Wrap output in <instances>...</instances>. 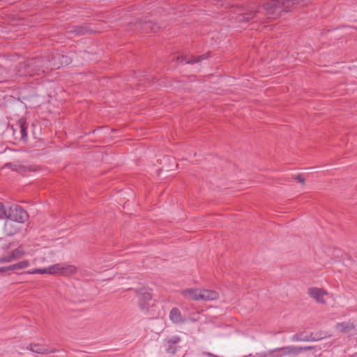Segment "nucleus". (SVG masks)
I'll return each mask as SVG.
<instances>
[{
  "instance_id": "1",
  "label": "nucleus",
  "mask_w": 357,
  "mask_h": 357,
  "mask_svg": "<svg viewBox=\"0 0 357 357\" xmlns=\"http://www.w3.org/2000/svg\"><path fill=\"white\" fill-rule=\"evenodd\" d=\"M260 13H263L268 19H276L281 15L282 8L278 0H271L264 3L259 11L243 15L242 20L249 21L250 19L259 18L257 15Z\"/></svg>"
},
{
  "instance_id": "2",
  "label": "nucleus",
  "mask_w": 357,
  "mask_h": 357,
  "mask_svg": "<svg viewBox=\"0 0 357 357\" xmlns=\"http://www.w3.org/2000/svg\"><path fill=\"white\" fill-rule=\"evenodd\" d=\"M28 218V213L22 206L13 204L8 207V219L14 220V222L18 223H22L24 222Z\"/></svg>"
},
{
  "instance_id": "3",
  "label": "nucleus",
  "mask_w": 357,
  "mask_h": 357,
  "mask_svg": "<svg viewBox=\"0 0 357 357\" xmlns=\"http://www.w3.org/2000/svg\"><path fill=\"white\" fill-rule=\"evenodd\" d=\"M13 134L15 138H19L22 141H26L27 139V126L26 120L23 118L20 119L15 124V128L13 126Z\"/></svg>"
},
{
  "instance_id": "4",
  "label": "nucleus",
  "mask_w": 357,
  "mask_h": 357,
  "mask_svg": "<svg viewBox=\"0 0 357 357\" xmlns=\"http://www.w3.org/2000/svg\"><path fill=\"white\" fill-rule=\"evenodd\" d=\"M307 293L317 303L321 304L326 303V297L328 294L325 289L314 287L308 288Z\"/></svg>"
},
{
  "instance_id": "5",
  "label": "nucleus",
  "mask_w": 357,
  "mask_h": 357,
  "mask_svg": "<svg viewBox=\"0 0 357 357\" xmlns=\"http://www.w3.org/2000/svg\"><path fill=\"white\" fill-rule=\"evenodd\" d=\"M52 60L49 61V65L47 66L51 69H58L69 63L68 58L60 53L56 52L52 54Z\"/></svg>"
},
{
  "instance_id": "6",
  "label": "nucleus",
  "mask_w": 357,
  "mask_h": 357,
  "mask_svg": "<svg viewBox=\"0 0 357 357\" xmlns=\"http://www.w3.org/2000/svg\"><path fill=\"white\" fill-rule=\"evenodd\" d=\"M139 298V305L142 310H146L149 307V303L152 299L151 294L146 289H142L136 291Z\"/></svg>"
},
{
  "instance_id": "7",
  "label": "nucleus",
  "mask_w": 357,
  "mask_h": 357,
  "mask_svg": "<svg viewBox=\"0 0 357 357\" xmlns=\"http://www.w3.org/2000/svg\"><path fill=\"white\" fill-rule=\"evenodd\" d=\"M59 264H56L44 268H35L27 273L29 274L59 275Z\"/></svg>"
},
{
  "instance_id": "8",
  "label": "nucleus",
  "mask_w": 357,
  "mask_h": 357,
  "mask_svg": "<svg viewBox=\"0 0 357 357\" xmlns=\"http://www.w3.org/2000/svg\"><path fill=\"white\" fill-rule=\"evenodd\" d=\"M59 275L61 276H70L77 273V268L73 265L67 264H59Z\"/></svg>"
},
{
  "instance_id": "9",
  "label": "nucleus",
  "mask_w": 357,
  "mask_h": 357,
  "mask_svg": "<svg viewBox=\"0 0 357 357\" xmlns=\"http://www.w3.org/2000/svg\"><path fill=\"white\" fill-rule=\"evenodd\" d=\"M15 222H14V220L9 219H7L5 222L3 231L7 236H13L18 232L19 228Z\"/></svg>"
},
{
  "instance_id": "10",
  "label": "nucleus",
  "mask_w": 357,
  "mask_h": 357,
  "mask_svg": "<svg viewBox=\"0 0 357 357\" xmlns=\"http://www.w3.org/2000/svg\"><path fill=\"white\" fill-rule=\"evenodd\" d=\"M218 297L219 294L217 291L208 289H200L199 298L201 301H213L218 299Z\"/></svg>"
},
{
  "instance_id": "11",
  "label": "nucleus",
  "mask_w": 357,
  "mask_h": 357,
  "mask_svg": "<svg viewBox=\"0 0 357 357\" xmlns=\"http://www.w3.org/2000/svg\"><path fill=\"white\" fill-rule=\"evenodd\" d=\"M181 294L187 299L191 301H199L200 295V289H187L181 291Z\"/></svg>"
},
{
  "instance_id": "12",
  "label": "nucleus",
  "mask_w": 357,
  "mask_h": 357,
  "mask_svg": "<svg viewBox=\"0 0 357 357\" xmlns=\"http://www.w3.org/2000/svg\"><path fill=\"white\" fill-rule=\"evenodd\" d=\"M169 319L174 324H181L185 321V319L183 318L180 310L174 307L171 310L169 313Z\"/></svg>"
},
{
  "instance_id": "13",
  "label": "nucleus",
  "mask_w": 357,
  "mask_h": 357,
  "mask_svg": "<svg viewBox=\"0 0 357 357\" xmlns=\"http://www.w3.org/2000/svg\"><path fill=\"white\" fill-rule=\"evenodd\" d=\"M29 349L33 352L41 354H47L54 351V350L50 349L46 346L39 344H30Z\"/></svg>"
},
{
  "instance_id": "14",
  "label": "nucleus",
  "mask_w": 357,
  "mask_h": 357,
  "mask_svg": "<svg viewBox=\"0 0 357 357\" xmlns=\"http://www.w3.org/2000/svg\"><path fill=\"white\" fill-rule=\"evenodd\" d=\"M336 329L341 333H347L355 329L356 326L351 321L338 323L336 325Z\"/></svg>"
},
{
  "instance_id": "15",
  "label": "nucleus",
  "mask_w": 357,
  "mask_h": 357,
  "mask_svg": "<svg viewBox=\"0 0 357 357\" xmlns=\"http://www.w3.org/2000/svg\"><path fill=\"white\" fill-rule=\"evenodd\" d=\"M282 8V12L290 11L296 5V0H278Z\"/></svg>"
},
{
  "instance_id": "16",
  "label": "nucleus",
  "mask_w": 357,
  "mask_h": 357,
  "mask_svg": "<svg viewBox=\"0 0 357 357\" xmlns=\"http://www.w3.org/2000/svg\"><path fill=\"white\" fill-rule=\"evenodd\" d=\"M291 340L294 342H308L311 340H317L316 339L312 338L307 335H303V333L293 335Z\"/></svg>"
},
{
  "instance_id": "17",
  "label": "nucleus",
  "mask_w": 357,
  "mask_h": 357,
  "mask_svg": "<svg viewBox=\"0 0 357 357\" xmlns=\"http://www.w3.org/2000/svg\"><path fill=\"white\" fill-rule=\"evenodd\" d=\"M143 29L146 31H153L156 32L159 29V26L156 24L153 23L152 22H146L144 26Z\"/></svg>"
},
{
  "instance_id": "18",
  "label": "nucleus",
  "mask_w": 357,
  "mask_h": 357,
  "mask_svg": "<svg viewBox=\"0 0 357 357\" xmlns=\"http://www.w3.org/2000/svg\"><path fill=\"white\" fill-rule=\"evenodd\" d=\"M29 266V262L27 260L22 261L18 263L12 264L13 269L14 271L21 270L27 268Z\"/></svg>"
},
{
  "instance_id": "19",
  "label": "nucleus",
  "mask_w": 357,
  "mask_h": 357,
  "mask_svg": "<svg viewBox=\"0 0 357 357\" xmlns=\"http://www.w3.org/2000/svg\"><path fill=\"white\" fill-rule=\"evenodd\" d=\"M70 33H74L76 35H84L89 32V29L83 26H75L70 31Z\"/></svg>"
},
{
  "instance_id": "20",
  "label": "nucleus",
  "mask_w": 357,
  "mask_h": 357,
  "mask_svg": "<svg viewBox=\"0 0 357 357\" xmlns=\"http://www.w3.org/2000/svg\"><path fill=\"white\" fill-rule=\"evenodd\" d=\"M13 257H14L15 260L20 259L24 255V251L23 248L20 246L17 248L15 249L11 252Z\"/></svg>"
},
{
  "instance_id": "21",
  "label": "nucleus",
  "mask_w": 357,
  "mask_h": 357,
  "mask_svg": "<svg viewBox=\"0 0 357 357\" xmlns=\"http://www.w3.org/2000/svg\"><path fill=\"white\" fill-rule=\"evenodd\" d=\"M8 217V208L7 209L3 203L0 202V219L7 218Z\"/></svg>"
},
{
  "instance_id": "22",
  "label": "nucleus",
  "mask_w": 357,
  "mask_h": 357,
  "mask_svg": "<svg viewBox=\"0 0 357 357\" xmlns=\"http://www.w3.org/2000/svg\"><path fill=\"white\" fill-rule=\"evenodd\" d=\"M165 347H166L167 353H168L169 354H175V352L177 349V347H176V345H174L173 344L168 343L167 340L165 342Z\"/></svg>"
},
{
  "instance_id": "23",
  "label": "nucleus",
  "mask_w": 357,
  "mask_h": 357,
  "mask_svg": "<svg viewBox=\"0 0 357 357\" xmlns=\"http://www.w3.org/2000/svg\"><path fill=\"white\" fill-rule=\"evenodd\" d=\"M208 57L207 54H203L201 56H194L192 57V59L188 61H186V63H195L201 61L203 59H205Z\"/></svg>"
},
{
  "instance_id": "24",
  "label": "nucleus",
  "mask_w": 357,
  "mask_h": 357,
  "mask_svg": "<svg viewBox=\"0 0 357 357\" xmlns=\"http://www.w3.org/2000/svg\"><path fill=\"white\" fill-rule=\"evenodd\" d=\"M15 261L14 257H13L12 253H8L5 256L0 257V263H7Z\"/></svg>"
},
{
  "instance_id": "25",
  "label": "nucleus",
  "mask_w": 357,
  "mask_h": 357,
  "mask_svg": "<svg viewBox=\"0 0 357 357\" xmlns=\"http://www.w3.org/2000/svg\"><path fill=\"white\" fill-rule=\"evenodd\" d=\"M14 169L21 174H24L27 171H29L30 169V168L26 166L22 165H16L15 168Z\"/></svg>"
},
{
  "instance_id": "26",
  "label": "nucleus",
  "mask_w": 357,
  "mask_h": 357,
  "mask_svg": "<svg viewBox=\"0 0 357 357\" xmlns=\"http://www.w3.org/2000/svg\"><path fill=\"white\" fill-rule=\"evenodd\" d=\"M167 340L168 343L176 345V344L181 342V338L178 336H174L167 339Z\"/></svg>"
},
{
  "instance_id": "27",
  "label": "nucleus",
  "mask_w": 357,
  "mask_h": 357,
  "mask_svg": "<svg viewBox=\"0 0 357 357\" xmlns=\"http://www.w3.org/2000/svg\"><path fill=\"white\" fill-rule=\"evenodd\" d=\"M296 5H299L300 6H305L310 2V0H296Z\"/></svg>"
},
{
  "instance_id": "28",
  "label": "nucleus",
  "mask_w": 357,
  "mask_h": 357,
  "mask_svg": "<svg viewBox=\"0 0 357 357\" xmlns=\"http://www.w3.org/2000/svg\"><path fill=\"white\" fill-rule=\"evenodd\" d=\"M11 267H12V265L5 266V267H1V268H0V273L13 271L14 269H13V268H11Z\"/></svg>"
},
{
  "instance_id": "29",
  "label": "nucleus",
  "mask_w": 357,
  "mask_h": 357,
  "mask_svg": "<svg viewBox=\"0 0 357 357\" xmlns=\"http://www.w3.org/2000/svg\"><path fill=\"white\" fill-rule=\"evenodd\" d=\"M296 178L300 182V183H304V178L301 176V175H298Z\"/></svg>"
}]
</instances>
